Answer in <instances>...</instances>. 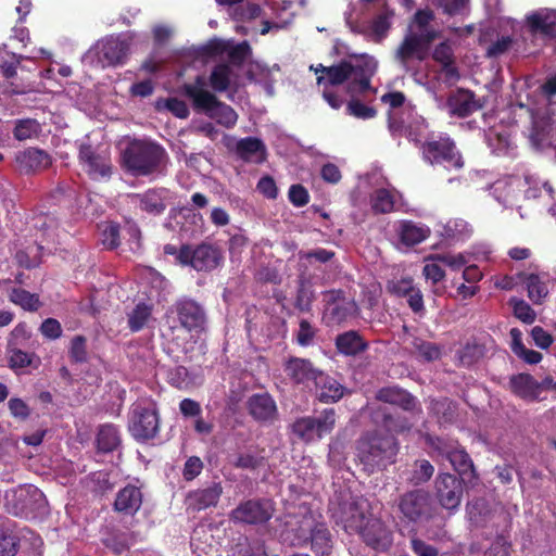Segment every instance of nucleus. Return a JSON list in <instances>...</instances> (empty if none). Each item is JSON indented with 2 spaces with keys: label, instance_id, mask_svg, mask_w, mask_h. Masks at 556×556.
I'll return each mask as SVG.
<instances>
[{
  "label": "nucleus",
  "instance_id": "nucleus-1",
  "mask_svg": "<svg viewBox=\"0 0 556 556\" xmlns=\"http://www.w3.org/2000/svg\"><path fill=\"white\" fill-rule=\"evenodd\" d=\"M168 153L159 142L148 139L130 140L122 152L123 168L135 177L161 174L168 163Z\"/></svg>",
  "mask_w": 556,
  "mask_h": 556
},
{
  "label": "nucleus",
  "instance_id": "nucleus-2",
  "mask_svg": "<svg viewBox=\"0 0 556 556\" xmlns=\"http://www.w3.org/2000/svg\"><path fill=\"white\" fill-rule=\"evenodd\" d=\"M356 448L364 470L374 473L395 463L400 446L393 434L375 430L364 433L357 441Z\"/></svg>",
  "mask_w": 556,
  "mask_h": 556
},
{
  "label": "nucleus",
  "instance_id": "nucleus-3",
  "mask_svg": "<svg viewBox=\"0 0 556 556\" xmlns=\"http://www.w3.org/2000/svg\"><path fill=\"white\" fill-rule=\"evenodd\" d=\"M205 86L204 77L199 75L193 84H185L182 91L192 101L195 111L205 113L227 129L233 128L238 121L237 112L230 105L219 101L215 94L205 90Z\"/></svg>",
  "mask_w": 556,
  "mask_h": 556
},
{
  "label": "nucleus",
  "instance_id": "nucleus-4",
  "mask_svg": "<svg viewBox=\"0 0 556 556\" xmlns=\"http://www.w3.org/2000/svg\"><path fill=\"white\" fill-rule=\"evenodd\" d=\"M45 494L33 484L18 485L4 494V508L8 514L25 519H36L46 513Z\"/></svg>",
  "mask_w": 556,
  "mask_h": 556
},
{
  "label": "nucleus",
  "instance_id": "nucleus-5",
  "mask_svg": "<svg viewBox=\"0 0 556 556\" xmlns=\"http://www.w3.org/2000/svg\"><path fill=\"white\" fill-rule=\"evenodd\" d=\"M414 141L419 146L424 161L430 165L447 164L456 169L464 166L463 156L455 141L447 134L431 136L424 142Z\"/></svg>",
  "mask_w": 556,
  "mask_h": 556
},
{
  "label": "nucleus",
  "instance_id": "nucleus-6",
  "mask_svg": "<svg viewBox=\"0 0 556 556\" xmlns=\"http://www.w3.org/2000/svg\"><path fill=\"white\" fill-rule=\"evenodd\" d=\"M437 39V34L427 31L417 34L407 31L394 53L395 61L405 72L410 71V61L422 62L428 58L431 43Z\"/></svg>",
  "mask_w": 556,
  "mask_h": 556
},
{
  "label": "nucleus",
  "instance_id": "nucleus-7",
  "mask_svg": "<svg viewBox=\"0 0 556 556\" xmlns=\"http://www.w3.org/2000/svg\"><path fill=\"white\" fill-rule=\"evenodd\" d=\"M432 446L450 462L460 479L472 481L477 477L471 457L457 441L437 438L432 442Z\"/></svg>",
  "mask_w": 556,
  "mask_h": 556
},
{
  "label": "nucleus",
  "instance_id": "nucleus-8",
  "mask_svg": "<svg viewBox=\"0 0 556 556\" xmlns=\"http://www.w3.org/2000/svg\"><path fill=\"white\" fill-rule=\"evenodd\" d=\"M275 513V503L269 498H251L241 502L229 513L235 523L258 526L268 522Z\"/></svg>",
  "mask_w": 556,
  "mask_h": 556
},
{
  "label": "nucleus",
  "instance_id": "nucleus-9",
  "mask_svg": "<svg viewBox=\"0 0 556 556\" xmlns=\"http://www.w3.org/2000/svg\"><path fill=\"white\" fill-rule=\"evenodd\" d=\"M336 425V410L326 408L318 417L305 416L294 420L291 431L301 441L312 442L315 438H323L330 433Z\"/></svg>",
  "mask_w": 556,
  "mask_h": 556
},
{
  "label": "nucleus",
  "instance_id": "nucleus-10",
  "mask_svg": "<svg viewBox=\"0 0 556 556\" xmlns=\"http://www.w3.org/2000/svg\"><path fill=\"white\" fill-rule=\"evenodd\" d=\"M128 430L138 442L154 439L160 430V417L154 406L137 404L130 413Z\"/></svg>",
  "mask_w": 556,
  "mask_h": 556
},
{
  "label": "nucleus",
  "instance_id": "nucleus-11",
  "mask_svg": "<svg viewBox=\"0 0 556 556\" xmlns=\"http://www.w3.org/2000/svg\"><path fill=\"white\" fill-rule=\"evenodd\" d=\"M332 517L348 533H357L370 516L366 515L363 502L350 495L332 507Z\"/></svg>",
  "mask_w": 556,
  "mask_h": 556
},
{
  "label": "nucleus",
  "instance_id": "nucleus-12",
  "mask_svg": "<svg viewBox=\"0 0 556 556\" xmlns=\"http://www.w3.org/2000/svg\"><path fill=\"white\" fill-rule=\"evenodd\" d=\"M179 326L188 332L200 333L205 330L206 313L203 306L190 298L178 299L169 309Z\"/></svg>",
  "mask_w": 556,
  "mask_h": 556
},
{
  "label": "nucleus",
  "instance_id": "nucleus-13",
  "mask_svg": "<svg viewBox=\"0 0 556 556\" xmlns=\"http://www.w3.org/2000/svg\"><path fill=\"white\" fill-rule=\"evenodd\" d=\"M399 510L410 522L428 520L432 516V500L428 491L417 489L401 495Z\"/></svg>",
  "mask_w": 556,
  "mask_h": 556
},
{
  "label": "nucleus",
  "instance_id": "nucleus-14",
  "mask_svg": "<svg viewBox=\"0 0 556 556\" xmlns=\"http://www.w3.org/2000/svg\"><path fill=\"white\" fill-rule=\"evenodd\" d=\"M77 157L83 170L91 179L99 180L111 177L112 161L109 153L100 152L90 143H81Z\"/></svg>",
  "mask_w": 556,
  "mask_h": 556
},
{
  "label": "nucleus",
  "instance_id": "nucleus-15",
  "mask_svg": "<svg viewBox=\"0 0 556 556\" xmlns=\"http://www.w3.org/2000/svg\"><path fill=\"white\" fill-rule=\"evenodd\" d=\"M93 53L101 67H115L126 62L129 43L118 36H108L97 42Z\"/></svg>",
  "mask_w": 556,
  "mask_h": 556
},
{
  "label": "nucleus",
  "instance_id": "nucleus-16",
  "mask_svg": "<svg viewBox=\"0 0 556 556\" xmlns=\"http://www.w3.org/2000/svg\"><path fill=\"white\" fill-rule=\"evenodd\" d=\"M325 314L332 324H341L356 316L357 304L341 289L324 292Z\"/></svg>",
  "mask_w": 556,
  "mask_h": 556
},
{
  "label": "nucleus",
  "instance_id": "nucleus-17",
  "mask_svg": "<svg viewBox=\"0 0 556 556\" xmlns=\"http://www.w3.org/2000/svg\"><path fill=\"white\" fill-rule=\"evenodd\" d=\"M366 546L376 552H387L393 544V533L379 518L370 516L357 532Z\"/></svg>",
  "mask_w": 556,
  "mask_h": 556
},
{
  "label": "nucleus",
  "instance_id": "nucleus-18",
  "mask_svg": "<svg viewBox=\"0 0 556 556\" xmlns=\"http://www.w3.org/2000/svg\"><path fill=\"white\" fill-rule=\"evenodd\" d=\"M224 261L223 251L213 243L202 242L195 247L190 244L186 266L192 267L197 271H212Z\"/></svg>",
  "mask_w": 556,
  "mask_h": 556
},
{
  "label": "nucleus",
  "instance_id": "nucleus-19",
  "mask_svg": "<svg viewBox=\"0 0 556 556\" xmlns=\"http://www.w3.org/2000/svg\"><path fill=\"white\" fill-rule=\"evenodd\" d=\"M452 473H440L435 480L437 497L440 505L447 510H456L462 502L464 482Z\"/></svg>",
  "mask_w": 556,
  "mask_h": 556
},
{
  "label": "nucleus",
  "instance_id": "nucleus-20",
  "mask_svg": "<svg viewBox=\"0 0 556 556\" xmlns=\"http://www.w3.org/2000/svg\"><path fill=\"white\" fill-rule=\"evenodd\" d=\"M16 167L22 174H35L51 166V155L39 148L28 147L15 155Z\"/></svg>",
  "mask_w": 556,
  "mask_h": 556
},
{
  "label": "nucleus",
  "instance_id": "nucleus-21",
  "mask_svg": "<svg viewBox=\"0 0 556 556\" xmlns=\"http://www.w3.org/2000/svg\"><path fill=\"white\" fill-rule=\"evenodd\" d=\"M287 377L294 384L307 386L315 381L320 369L316 368L311 359L290 356L283 364Z\"/></svg>",
  "mask_w": 556,
  "mask_h": 556
},
{
  "label": "nucleus",
  "instance_id": "nucleus-22",
  "mask_svg": "<svg viewBox=\"0 0 556 556\" xmlns=\"http://www.w3.org/2000/svg\"><path fill=\"white\" fill-rule=\"evenodd\" d=\"M247 409L249 415L261 424H270L278 415L276 402L268 393L251 395L247 402Z\"/></svg>",
  "mask_w": 556,
  "mask_h": 556
},
{
  "label": "nucleus",
  "instance_id": "nucleus-23",
  "mask_svg": "<svg viewBox=\"0 0 556 556\" xmlns=\"http://www.w3.org/2000/svg\"><path fill=\"white\" fill-rule=\"evenodd\" d=\"M446 106L452 116L465 118L482 109L483 104L472 91L460 88L447 98Z\"/></svg>",
  "mask_w": 556,
  "mask_h": 556
},
{
  "label": "nucleus",
  "instance_id": "nucleus-24",
  "mask_svg": "<svg viewBox=\"0 0 556 556\" xmlns=\"http://www.w3.org/2000/svg\"><path fill=\"white\" fill-rule=\"evenodd\" d=\"M375 397L379 402L397 406L405 412H414L418 408L416 396L399 386L380 388Z\"/></svg>",
  "mask_w": 556,
  "mask_h": 556
},
{
  "label": "nucleus",
  "instance_id": "nucleus-25",
  "mask_svg": "<svg viewBox=\"0 0 556 556\" xmlns=\"http://www.w3.org/2000/svg\"><path fill=\"white\" fill-rule=\"evenodd\" d=\"M142 501L141 489L128 483L116 493L113 509L125 516H134L141 508Z\"/></svg>",
  "mask_w": 556,
  "mask_h": 556
},
{
  "label": "nucleus",
  "instance_id": "nucleus-26",
  "mask_svg": "<svg viewBox=\"0 0 556 556\" xmlns=\"http://www.w3.org/2000/svg\"><path fill=\"white\" fill-rule=\"evenodd\" d=\"M165 193L166 190L163 188H151L142 193H134L130 198L131 202L142 212L156 216L166 210Z\"/></svg>",
  "mask_w": 556,
  "mask_h": 556
},
{
  "label": "nucleus",
  "instance_id": "nucleus-27",
  "mask_svg": "<svg viewBox=\"0 0 556 556\" xmlns=\"http://www.w3.org/2000/svg\"><path fill=\"white\" fill-rule=\"evenodd\" d=\"M317 399L321 403H336L340 401L345 392V388L333 377L319 371L317 379L314 381Z\"/></svg>",
  "mask_w": 556,
  "mask_h": 556
},
{
  "label": "nucleus",
  "instance_id": "nucleus-28",
  "mask_svg": "<svg viewBox=\"0 0 556 556\" xmlns=\"http://www.w3.org/2000/svg\"><path fill=\"white\" fill-rule=\"evenodd\" d=\"M334 345L339 354L356 356L368 350L369 344L357 330H348L339 333L334 339Z\"/></svg>",
  "mask_w": 556,
  "mask_h": 556
},
{
  "label": "nucleus",
  "instance_id": "nucleus-29",
  "mask_svg": "<svg viewBox=\"0 0 556 556\" xmlns=\"http://www.w3.org/2000/svg\"><path fill=\"white\" fill-rule=\"evenodd\" d=\"M223 494V486L219 482H214L212 485L198 489L188 494L189 506L197 511L214 507L219 502Z\"/></svg>",
  "mask_w": 556,
  "mask_h": 556
},
{
  "label": "nucleus",
  "instance_id": "nucleus-30",
  "mask_svg": "<svg viewBox=\"0 0 556 556\" xmlns=\"http://www.w3.org/2000/svg\"><path fill=\"white\" fill-rule=\"evenodd\" d=\"M122 445L118 428L113 424L100 425L96 434L97 453L108 454L117 451Z\"/></svg>",
  "mask_w": 556,
  "mask_h": 556
},
{
  "label": "nucleus",
  "instance_id": "nucleus-31",
  "mask_svg": "<svg viewBox=\"0 0 556 556\" xmlns=\"http://www.w3.org/2000/svg\"><path fill=\"white\" fill-rule=\"evenodd\" d=\"M511 392L523 400L535 401L539 399V381L528 372L513 375L509 378Z\"/></svg>",
  "mask_w": 556,
  "mask_h": 556
},
{
  "label": "nucleus",
  "instance_id": "nucleus-32",
  "mask_svg": "<svg viewBox=\"0 0 556 556\" xmlns=\"http://www.w3.org/2000/svg\"><path fill=\"white\" fill-rule=\"evenodd\" d=\"M432 59L441 65V71L447 79H458L459 73L455 66L453 48L448 40L437 45L432 51Z\"/></svg>",
  "mask_w": 556,
  "mask_h": 556
},
{
  "label": "nucleus",
  "instance_id": "nucleus-33",
  "mask_svg": "<svg viewBox=\"0 0 556 556\" xmlns=\"http://www.w3.org/2000/svg\"><path fill=\"white\" fill-rule=\"evenodd\" d=\"M236 153L245 162L254 160L262 163L266 157V147L260 138L245 137L237 142Z\"/></svg>",
  "mask_w": 556,
  "mask_h": 556
},
{
  "label": "nucleus",
  "instance_id": "nucleus-34",
  "mask_svg": "<svg viewBox=\"0 0 556 556\" xmlns=\"http://www.w3.org/2000/svg\"><path fill=\"white\" fill-rule=\"evenodd\" d=\"M317 525L312 513H306L290 523V531L293 533L292 544L299 547L306 546Z\"/></svg>",
  "mask_w": 556,
  "mask_h": 556
},
{
  "label": "nucleus",
  "instance_id": "nucleus-35",
  "mask_svg": "<svg viewBox=\"0 0 556 556\" xmlns=\"http://www.w3.org/2000/svg\"><path fill=\"white\" fill-rule=\"evenodd\" d=\"M315 72L326 74V76L317 77V83L319 85L327 81L331 86H337L343 84L353 75V64L348 61H342L338 65L328 67L319 65Z\"/></svg>",
  "mask_w": 556,
  "mask_h": 556
},
{
  "label": "nucleus",
  "instance_id": "nucleus-36",
  "mask_svg": "<svg viewBox=\"0 0 556 556\" xmlns=\"http://www.w3.org/2000/svg\"><path fill=\"white\" fill-rule=\"evenodd\" d=\"M315 300L316 295L313 282L304 275H300L293 301L294 308L300 313H311Z\"/></svg>",
  "mask_w": 556,
  "mask_h": 556
},
{
  "label": "nucleus",
  "instance_id": "nucleus-37",
  "mask_svg": "<svg viewBox=\"0 0 556 556\" xmlns=\"http://www.w3.org/2000/svg\"><path fill=\"white\" fill-rule=\"evenodd\" d=\"M399 236L404 245L414 247L430 236V229L413 220H402L399 227Z\"/></svg>",
  "mask_w": 556,
  "mask_h": 556
},
{
  "label": "nucleus",
  "instance_id": "nucleus-38",
  "mask_svg": "<svg viewBox=\"0 0 556 556\" xmlns=\"http://www.w3.org/2000/svg\"><path fill=\"white\" fill-rule=\"evenodd\" d=\"M527 23L532 34L541 33L554 36L556 34V11L532 13L527 17Z\"/></svg>",
  "mask_w": 556,
  "mask_h": 556
},
{
  "label": "nucleus",
  "instance_id": "nucleus-39",
  "mask_svg": "<svg viewBox=\"0 0 556 556\" xmlns=\"http://www.w3.org/2000/svg\"><path fill=\"white\" fill-rule=\"evenodd\" d=\"M466 511L471 525L478 528L486 527L493 516L490 505L485 498L478 497L467 503Z\"/></svg>",
  "mask_w": 556,
  "mask_h": 556
},
{
  "label": "nucleus",
  "instance_id": "nucleus-40",
  "mask_svg": "<svg viewBox=\"0 0 556 556\" xmlns=\"http://www.w3.org/2000/svg\"><path fill=\"white\" fill-rule=\"evenodd\" d=\"M308 543L312 551L317 556H327L331 553L333 547V539L330 530L324 522H318Z\"/></svg>",
  "mask_w": 556,
  "mask_h": 556
},
{
  "label": "nucleus",
  "instance_id": "nucleus-41",
  "mask_svg": "<svg viewBox=\"0 0 556 556\" xmlns=\"http://www.w3.org/2000/svg\"><path fill=\"white\" fill-rule=\"evenodd\" d=\"M429 410L439 424H452L457 417V404L448 397L431 400Z\"/></svg>",
  "mask_w": 556,
  "mask_h": 556
},
{
  "label": "nucleus",
  "instance_id": "nucleus-42",
  "mask_svg": "<svg viewBox=\"0 0 556 556\" xmlns=\"http://www.w3.org/2000/svg\"><path fill=\"white\" fill-rule=\"evenodd\" d=\"M434 17L435 16L432 10L418 9L408 23L407 31H416L417 34L433 31L437 34V39L440 38L441 31L430 25Z\"/></svg>",
  "mask_w": 556,
  "mask_h": 556
},
{
  "label": "nucleus",
  "instance_id": "nucleus-43",
  "mask_svg": "<svg viewBox=\"0 0 556 556\" xmlns=\"http://www.w3.org/2000/svg\"><path fill=\"white\" fill-rule=\"evenodd\" d=\"M41 132V125L35 118H18L14 122L13 137L17 141L37 138Z\"/></svg>",
  "mask_w": 556,
  "mask_h": 556
},
{
  "label": "nucleus",
  "instance_id": "nucleus-44",
  "mask_svg": "<svg viewBox=\"0 0 556 556\" xmlns=\"http://www.w3.org/2000/svg\"><path fill=\"white\" fill-rule=\"evenodd\" d=\"M9 300L27 312H37L42 305L38 294L22 288H13L9 293Z\"/></svg>",
  "mask_w": 556,
  "mask_h": 556
},
{
  "label": "nucleus",
  "instance_id": "nucleus-45",
  "mask_svg": "<svg viewBox=\"0 0 556 556\" xmlns=\"http://www.w3.org/2000/svg\"><path fill=\"white\" fill-rule=\"evenodd\" d=\"M152 316V306L139 302L134 309L128 314V327L132 332H138L144 328L148 320Z\"/></svg>",
  "mask_w": 556,
  "mask_h": 556
},
{
  "label": "nucleus",
  "instance_id": "nucleus-46",
  "mask_svg": "<svg viewBox=\"0 0 556 556\" xmlns=\"http://www.w3.org/2000/svg\"><path fill=\"white\" fill-rule=\"evenodd\" d=\"M394 197L384 188L375 190L370 198L371 210L376 214H388L394 208Z\"/></svg>",
  "mask_w": 556,
  "mask_h": 556
},
{
  "label": "nucleus",
  "instance_id": "nucleus-47",
  "mask_svg": "<svg viewBox=\"0 0 556 556\" xmlns=\"http://www.w3.org/2000/svg\"><path fill=\"white\" fill-rule=\"evenodd\" d=\"M336 256V253L331 250L324 248H317L309 251H299V266L306 268L307 265H312L314 262L326 264Z\"/></svg>",
  "mask_w": 556,
  "mask_h": 556
},
{
  "label": "nucleus",
  "instance_id": "nucleus-48",
  "mask_svg": "<svg viewBox=\"0 0 556 556\" xmlns=\"http://www.w3.org/2000/svg\"><path fill=\"white\" fill-rule=\"evenodd\" d=\"M166 381L179 390H188L193 386V379L185 366H175L166 372Z\"/></svg>",
  "mask_w": 556,
  "mask_h": 556
},
{
  "label": "nucleus",
  "instance_id": "nucleus-49",
  "mask_svg": "<svg viewBox=\"0 0 556 556\" xmlns=\"http://www.w3.org/2000/svg\"><path fill=\"white\" fill-rule=\"evenodd\" d=\"M394 16L393 10L386 9L374 17L371 21V34L375 41H381L387 37L391 28V18Z\"/></svg>",
  "mask_w": 556,
  "mask_h": 556
},
{
  "label": "nucleus",
  "instance_id": "nucleus-50",
  "mask_svg": "<svg viewBox=\"0 0 556 556\" xmlns=\"http://www.w3.org/2000/svg\"><path fill=\"white\" fill-rule=\"evenodd\" d=\"M20 547V538L10 527L0 528V556H15Z\"/></svg>",
  "mask_w": 556,
  "mask_h": 556
},
{
  "label": "nucleus",
  "instance_id": "nucleus-51",
  "mask_svg": "<svg viewBox=\"0 0 556 556\" xmlns=\"http://www.w3.org/2000/svg\"><path fill=\"white\" fill-rule=\"evenodd\" d=\"M230 67L227 64L216 65L210 76L211 87L218 92L227 90L230 85Z\"/></svg>",
  "mask_w": 556,
  "mask_h": 556
},
{
  "label": "nucleus",
  "instance_id": "nucleus-52",
  "mask_svg": "<svg viewBox=\"0 0 556 556\" xmlns=\"http://www.w3.org/2000/svg\"><path fill=\"white\" fill-rule=\"evenodd\" d=\"M526 283L528 289V296L534 303H541L548 293L546 285L540 279L539 275H529L527 277Z\"/></svg>",
  "mask_w": 556,
  "mask_h": 556
},
{
  "label": "nucleus",
  "instance_id": "nucleus-53",
  "mask_svg": "<svg viewBox=\"0 0 556 556\" xmlns=\"http://www.w3.org/2000/svg\"><path fill=\"white\" fill-rule=\"evenodd\" d=\"M102 244L108 250H115L121 245V226L115 222H109L102 229Z\"/></svg>",
  "mask_w": 556,
  "mask_h": 556
},
{
  "label": "nucleus",
  "instance_id": "nucleus-54",
  "mask_svg": "<svg viewBox=\"0 0 556 556\" xmlns=\"http://www.w3.org/2000/svg\"><path fill=\"white\" fill-rule=\"evenodd\" d=\"M413 346L415 352L427 362L437 361L441 356L440 348L433 342L416 338Z\"/></svg>",
  "mask_w": 556,
  "mask_h": 556
},
{
  "label": "nucleus",
  "instance_id": "nucleus-55",
  "mask_svg": "<svg viewBox=\"0 0 556 556\" xmlns=\"http://www.w3.org/2000/svg\"><path fill=\"white\" fill-rule=\"evenodd\" d=\"M433 472L434 468L429 460H417L414 464V469L409 478V481L415 485L425 483L431 479Z\"/></svg>",
  "mask_w": 556,
  "mask_h": 556
},
{
  "label": "nucleus",
  "instance_id": "nucleus-56",
  "mask_svg": "<svg viewBox=\"0 0 556 556\" xmlns=\"http://www.w3.org/2000/svg\"><path fill=\"white\" fill-rule=\"evenodd\" d=\"M68 356L73 363L83 364L88 359L87 340L84 336H75L71 341Z\"/></svg>",
  "mask_w": 556,
  "mask_h": 556
},
{
  "label": "nucleus",
  "instance_id": "nucleus-57",
  "mask_svg": "<svg viewBox=\"0 0 556 556\" xmlns=\"http://www.w3.org/2000/svg\"><path fill=\"white\" fill-rule=\"evenodd\" d=\"M34 357V353L24 352L17 346L11 348L9 350V366L13 370L23 369L31 365Z\"/></svg>",
  "mask_w": 556,
  "mask_h": 556
},
{
  "label": "nucleus",
  "instance_id": "nucleus-58",
  "mask_svg": "<svg viewBox=\"0 0 556 556\" xmlns=\"http://www.w3.org/2000/svg\"><path fill=\"white\" fill-rule=\"evenodd\" d=\"M346 113L359 119H370L377 115V110L359 100H351L346 105Z\"/></svg>",
  "mask_w": 556,
  "mask_h": 556
},
{
  "label": "nucleus",
  "instance_id": "nucleus-59",
  "mask_svg": "<svg viewBox=\"0 0 556 556\" xmlns=\"http://www.w3.org/2000/svg\"><path fill=\"white\" fill-rule=\"evenodd\" d=\"M316 332V328L307 319H301L299 330L295 333L296 343L301 346L313 344Z\"/></svg>",
  "mask_w": 556,
  "mask_h": 556
},
{
  "label": "nucleus",
  "instance_id": "nucleus-60",
  "mask_svg": "<svg viewBox=\"0 0 556 556\" xmlns=\"http://www.w3.org/2000/svg\"><path fill=\"white\" fill-rule=\"evenodd\" d=\"M260 4L248 2L232 9L231 16L236 21L254 20L261 15Z\"/></svg>",
  "mask_w": 556,
  "mask_h": 556
},
{
  "label": "nucleus",
  "instance_id": "nucleus-61",
  "mask_svg": "<svg viewBox=\"0 0 556 556\" xmlns=\"http://www.w3.org/2000/svg\"><path fill=\"white\" fill-rule=\"evenodd\" d=\"M377 71V62L374 58L363 55L356 64H353V75L372 77Z\"/></svg>",
  "mask_w": 556,
  "mask_h": 556
},
{
  "label": "nucleus",
  "instance_id": "nucleus-62",
  "mask_svg": "<svg viewBox=\"0 0 556 556\" xmlns=\"http://www.w3.org/2000/svg\"><path fill=\"white\" fill-rule=\"evenodd\" d=\"M8 407L10 414L17 420L25 421L30 416V407L20 397H11Z\"/></svg>",
  "mask_w": 556,
  "mask_h": 556
},
{
  "label": "nucleus",
  "instance_id": "nucleus-63",
  "mask_svg": "<svg viewBox=\"0 0 556 556\" xmlns=\"http://www.w3.org/2000/svg\"><path fill=\"white\" fill-rule=\"evenodd\" d=\"M288 198H289V201L295 207H303V206H305L309 202L308 191L301 184L292 185L289 188Z\"/></svg>",
  "mask_w": 556,
  "mask_h": 556
},
{
  "label": "nucleus",
  "instance_id": "nucleus-64",
  "mask_svg": "<svg viewBox=\"0 0 556 556\" xmlns=\"http://www.w3.org/2000/svg\"><path fill=\"white\" fill-rule=\"evenodd\" d=\"M39 331L49 340H56L61 338L63 332L60 321L52 317H49L41 323Z\"/></svg>",
  "mask_w": 556,
  "mask_h": 556
}]
</instances>
